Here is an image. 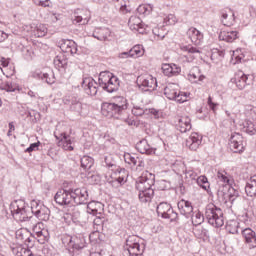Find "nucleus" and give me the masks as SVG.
<instances>
[{"label":"nucleus","instance_id":"obj_1","mask_svg":"<svg viewBox=\"0 0 256 256\" xmlns=\"http://www.w3.org/2000/svg\"><path fill=\"white\" fill-rule=\"evenodd\" d=\"M10 211L13 219L21 223L31 221L33 215H35L39 221H47L51 215L49 208L36 200L31 201V206L26 204L24 200H15L10 205Z\"/></svg>","mask_w":256,"mask_h":256},{"label":"nucleus","instance_id":"obj_2","mask_svg":"<svg viewBox=\"0 0 256 256\" xmlns=\"http://www.w3.org/2000/svg\"><path fill=\"white\" fill-rule=\"evenodd\" d=\"M153 185H155V174L149 171L143 172L137 179L135 187L139 193L138 198L141 203H151L155 195Z\"/></svg>","mask_w":256,"mask_h":256},{"label":"nucleus","instance_id":"obj_3","mask_svg":"<svg viewBox=\"0 0 256 256\" xmlns=\"http://www.w3.org/2000/svg\"><path fill=\"white\" fill-rule=\"evenodd\" d=\"M127 98L118 96L114 98L112 103H104L102 106V113L106 117H115L117 115H123L127 111Z\"/></svg>","mask_w":256,"mask_h":256},{"label":"nucleus","instance_id":"obj_4","mask_svg":"<svg viewBox=\"0 0 256 256\" xmlns=\"http://www.w3.org/2000/svg\"><path fill=\"white\" fill-rule=\"evenodd\" d=\"M205 219L212 225V227H223L225 225V219L223 218V210L217 207L215 204L210 203L205 209Z\"/></svg>","mask_w":256,"mask_h":256},{"label":"nucleus","instance_id":"obj_5","mask_svg":"<svg viewBox=\"0 0 256 256\" xmlns=\"http://www.w3.org/2000/svg\"><path fill=\"white\" fill-rule=\"evenodd\" d=\"M119 78L109 71L101 72L98 78V87H102L107 93L119 91Z\"/></svg>","mask_w":256,"mask_h":256},{"label":"nucleus","instance_id":"obj_6","mask_svg":"<svg viewBox=\"0 0 256 256\" xmlns=\"http://www.w3.org/2000/svg\"><path fill=\"white\" fill-rule=\"evenodd\" d=\"M143 251H145V246L139 244V238L137 236H129L126 239L124 255L139 256L143 255Z\"/></svg>","mask_w":256,"mask_h":256},{"label":"nucleus","instance_id":"obj_7","mask_svg":"<svg viewBox=\"0 0 256 256\" xmlns=\"http://www.w3.org/2000/svg\"><path fill=\"white\" fill-rule=\"evenodd\" d=\"M157 214L162 219H170L171 222L179 221V214L173 210L171 204L161 202L156 208Z\"/></svg>","mask_w":256,"mask_h":256},{"label":"nucleus","instance_id":"obj_8","mask_svg":"<svg viewBox=\"0 0 256 256\" xmlns=\"http://www.w3.org/2000/svg\"><path fill=\"white\" fill-rule=\"evenodd\" d=\"M217 177L222 183L228 185V201L232 204L235 203L237 197H239V190L231 187L233 185V179L229 178L226 172H218Z\"/></svg>","mask_w":256,"mask_h":256},{"label":"nucleus","instance_id":"obj_9","mask_svg":"<svg viewBox=\"0 0 256 256\" xmlns=\"http://www.w3.org/2000/svg\"><path fill=\"white\" fill-rule=\"evenodd\" d=\"M81 87L90 97H95L99 91V83L93 79L91 76H84L81 82Z\"/></svg>","mask_w":256,"mask_h":256},{"label":"nucleus","instance_id":"obj_10","mask_svg":"<svg viewBox=\"0 0 256 256\" xmlns=\"http://www.w3.org/2000/svg\"><path fill=\"white\" fill-rule=\"evenodd\" d=\"M72 201L75 205H87L89 203V192L87 188H71Z\"/></svg>","mask_w":256,"mask_h":256},{"label":"nucleus","instance_id":"obj_11","mask_svg":"<svg viewBox=\"0 0 256 256\" xmlns=\"http://www.w3.org/2000/svg\"><path fill=\"white\" fill-rule=\"evenodd\" d=\"M230 149L233 153H243L245 151V142L243 136L237 132L231 134Z\"/></svg>","mask_w":256,"mask_h":256},{"label":"nucleus","instance_id":"obj_12","mask_svg":"<svg viewBox=\"0 0 256 256\" xmlns=\"http://www.w3.org/2000/svg\"><path fill=\"white\" fill-rule=\"evenodd\" d=\"M55 202L58 205H71L73 203V194L70 189H60L54 196Z\"/></svg>","mask_w":256,"mask_h":256},{"label":"nucleus","instance_id":"obj_13","mask_svg":"<svg viewBox=\"0 0 256 256\" xmlns=\"http://www.w3.org/2000/svg\"><path fill=\"white\" fill-rule=\"evenodd\" d=\"M91 19V12L85 9H76L73 14V23H78L79 25H87Z\"/></svg>","mask_w":256,"mask_h":256},{"label":"nucleus","instance_id":"obj_14","mask_svg":"<svg viewBox=\"0 0 256 256\" xmlns=\"http://www.w3.org/2000/svg\"><path fill=\"white\" fill-rule=\"evenodd\" d=\"M137 84L139 87H142L144 91H150V89L157 87V79L151 75L139 76L137 78Z\"/></svg>","mask_w":256,"mask_h":256},{"label":"nucleus","instance_id":"obj_15","mask_svg":"<svg viewBox=\"0 0 256 256\" xmlns=\"http://www.w3.org/2000/svg\"><path fill=\"white\" fill-rule=\"evenodd\" d=\"M66 103L70 105V111L81 115V111H83V103H81V98L79 95L72 94L66 98Z\"/></svg>","mask_w":256,"mask_h":256},{"label":"nucleus","instance_id":"obj_16","mask_svg":"<svg viewBox=\"0 0 256 256\" xmlns=\"http://www.w3.org/2000/svg\"><path fill=\"white\" fill-rule=\"evenodd\" d=\"M124 161L128 165H134L136 171H143L145 169V160L139 156H133L129 153L124 154Z\"/></svg>","mask_w":256,"mask_h":256},{"label":"nucleus","instance_id":"obj_17","mask_svg":"<svg viewBox=\"0 0 256 256\" xmlns=\"http://www.w3.org/2000/svg\"><path fill=\"white\" fill-rule=\"evenodd\" d=\"M68 246L73 249V251H81V249H85V247L87 246L85 236H83L82 234H78L71 237Z\"/></svg>","mask_w":256,"mask_h":256},{"label":"nucleus","instance_id":"obj_18","mask_svg":"<svg viewBox=\"0 0 256 256\" xmlns=\"http://www.w3.org/2000/svg\"><path fill=\"white\" fill-rule=\"evenodd\" d=\"M202 142L203 136L199 135L197 132H193L186 140V147H189L191 151H197Z\"/></svg>","mask_w":256,"mask_h":256},{"label":"nucleus","instance_id":"obj_19","mask_svg":"<svg viewBox=\"0 0 256 256\" xmlns=\"http://www.w3.org/2000/svg\"><path fill=\"white\" fill-rule=\"evenodd\" d=\"M176 127L180 133H187V131H191L193 128V125L191 124V118L189 116H179L177 118Z\"/></svg>","mask_w":256,"mask_h":256},{"label":"nucleus","instance_id":"obj_20","mask_svg":"<svg viewBox=\"0 0 256 256\" xmlns=\"http://www.w3.org/2000/svg\"><path fill=\"white\" fill-rule=\"evenodd\" d=\"M242 237L245 240V243L249 246L250 249H255L256 247V233L251 228H246L241 230Z\"/></svg>","mask_w":256,"mask_h":256},{"label":"nucleus","instance_id":"obj_21","mask_svg":"<svg viewBox=\"0 0 256 256\" xmlns=\"http://www.w3.org/2000/svg\"><path fill=\"white\" fill-rule=\"evenodd\" d=\"M89 205H91V203L88 204L87 213H92V215H96V218L93 221L96 231H103V227L106 221L105 217H103L101 213H98L96 208L91 209Z\"/></svg>","mask_w":256,"mask_h":256},{"label":"nucleus","instance_id":"obj_22","mask_svg":"<svg viewBox=\"0 0 256 256\" xmlns=\"http://www.w3.org/2000/svg\"><path fill=\"white\" fill-rule=\"evenodd\" d=\"M187 36L194 45H201V43H203V34L195 27L188 29Z\"/></svg>","mask_w":256,"mask_h":256},{"label":"nucleus","instance_id":"obj_23","mask_svg":"<svg viewBox=\"0 0 256 256\" xmlns=\"http://www.w3.org/2000/svg\"><path fill=\"white\" fill-rule=\"evenodd\" d=\"M162 72L166 77H175L181 73V67L177 66V64H163Z\"/></svg>","mask_w":256,"mask_h":256},{"label":"nucleus","instance_id":"obj_24","mask_svg":"<svg viewBox=\"0 0 256 256\" xmlns=\"http://www.w3.org/2000/svg\"><path fill=\"white\" fill-rule=\"evenodd\" d=\"M238 38L239 32L236 30H223L219 34L220 41H226V43H233V41Z\"/></svg>","mask_w":256,"mask_h":256},{"label":"nucleus","instance_id":"obj_25","mask_svg":"<svg viewBox=\"0 0 256 256\" xmlns=\"http://www.w3.org/2000/svg\"><path fill=\"white\" fill-rule=\"evenodd\" d=\"M136 149L141 153L142 155H153L155 153V149L149 145V142H147L146 139L140 140L136 144Z\"/></svg>","mask_w":256,"mask_h":256},{"label":"nucleus","instance_id":"obj_26","mask_svg":"<svg viewBox=\"0 0 256 256\" xmlns=\"http://www.w3.org/2000/svg\"><path fill=\"white\" fill-rule=\"evenodd\" d=\"M177 207L180 213L184 215V217L188 218L189 215L193 213V205L191 204L190 201L182 199L178 202Z\"/></svg>","mask_w":256,"mask_h":256},{"label":"nucleus","instance_id":"obj_27","mask_svg":"<svg viewBox=\"0 0 256 256\" xmlns=\"http://www.w3.org/2000/svg\"><path fill=\"white\" fill-rule=\"evenodd\" d=\"M221 23L226 27H231L235 23V13L231 10L228 12L225 10L221 11Z\"/></svg>","mask_w":256,"mask_h":256},{"label":"nucleus","instance_id":"obj_28","mask_svg":"<svg viewBox=\"0 0 256 256\" xmlns=\"http://www.w3.org/2000/svg\"><path fill=\"white\" fill-rule=\"evenodd\" d=\"M245 192L248 197H256V175L250 177L245 186Z\"/></svg>","mask_w":256,"mask_h":256},{"label":"nucleus","instance_id":"obj_29","mask_svg":"<svg viewBox=\"0 0 256 256\" xmlns=\"http://www.w3.org/2000/svg\"><path fill=\"white\" fill-rule=\"evenodd\" d=\"M177 85L176 84H168L164 88V95L169 99L170 101H175V98L177 97Z\"/></svg>","mask_w":256,"mask_h":256},{"label":"nucleus","instance_id":"obj_30","mask_svg":"<svg viewBox=\"0 0 256 256\" xmlns=\"http://www.w3.org/2000/svg\"><path fill=\"white\" fill-rule=\"evenodd\" d=\"M110 35L111 31L108 28H100L92 34V37H94V39H97L98 41H107Z\"/></svg>","mask_w":256,"mask_h":256},{"label":"nucleus","instance_id":"obj_31","mask_svg":"<svg viewBox=\"0 0 256 256\" xmlns=\"http://www.w3.org/2000/svg\"><path fill=\"white\" fill-rule=\"evenodd\" d=\"M172 169L175 171V173H186V175H189V177L193 176V171H187V168L185 167V163L183 161H176L172 164Z\"/></svg>","mask_w":256,"mask_h":256},{"label":"nucleus","instance_id":"obj_32","mask_svg":"<svg viewBox=\"0 0 256 256\" xmlns=\"http://www.w3.org/2000/svg\"><path fill=\"white\" fill-rule=\"evenodd\" d=\"M130 29H135V31H141L145 24H142L141 18L137 16H131L128 21Z\"/></svg>","mask_w":256,"mask_h":256},{"label":"nucleus","instance_id":"obj_33","mask_svg":"<svg viewBox=\"0 0 256 256\" xmlns=\"http://www.w3.org/2000/svg\"><path fill=\"white\" fill-rule=\"evenodd\" d=\"M32 77L34 79H41L42 81H45V83H48V85H53V83H55L54 78L49 77L48 73H42L41 71L33 72Z\"/></svg>","mask_w":256,"mask_h":256},{"label":"nucleus","instance_id":"obj_34","mask_svg":"<svg viewBox=\"0 0 256 256\" xmlns=\"http://www.w3.org/2000/svg\"><path fill=\"white\" fill-rule=\"evenodd\" d=\"M128 1L126 0H117L116 1V7L119 10V13H122V15H127V13H131V6H128Z\"/></svg>","mask_w":256,"mask_h":256},{"label":"nucleus","instance_id":"obj_35","mask_svg":"<svg viewBox=\"0 0 256 256\" xmlns=\"http://www.w3.org/2000/svg\"><path fill=\"white\" fill-rule=\"evenodd\" d=\"M12 253L15 256H30L32 252L28 248H25L21 245H16L12 247Z\"/></svg>","mask_w":256,"mask_h":256},{"label":"nucleus","instance_id":"obj_36","mask_svg":"<svg viewBox=\"0 0 256 256\" xmlns=\"http://www.w3.org/2000/svg\"><path fill=\"white\" fill-rule=\"evenodd\" d=\"M0 89L2 91H7L8 93H13V91H16L17 89V84L13 83L11 80H6L0 83Z\"/></svg>","mask_w":256,"mask_h":256},{"label":"nucleus","instance_id":"obj_37","mask_svg":"<svg viewBox=\"0 0 256 256\" xmlns=\"http://www.w3.org/2000/svg\"><path fill=\"white\" fill-rule=\"evenodd\" d=\"M95 160L90 156H83L81 158V167L84 171H89L93 167Z\"/></svg>","mask_w":256,"mask_h":256},{"label":"nucleus","instance_id":"obj_38","mask_svg":"<svg viewBox=\"0 0 256 256\" xmlns=\"http://www.w3.org/2000/svg\"><path fill=\"white\" fill-rule=\"evenodd\" d=\"M226 230L232 235L239 233V222L237 220H230L227 222Z\"/></svg>","mask_w":256,"mask_h":256},{"label":"nucleus","instance_id":"obj_39","mask_svg":"<svg viewBox=\"0 0 256 256\" xmlns=\"http://www.w3.org/2000/svg\"><path fill=\"white\" fill-rule=\"evenodd\" d=\"M59 145H62L65 151H73V146H71V139H69L67 134H61Z\"/></svg>","mask_w":256,"mask_h":256},{"label":"nucleus","instance_id":"obj_40","mask_svg":"<svg viewBox=\"0 0 256 256\" xmlns=\"http://www.w3.org/2000/svg\"><path fill=\"white\" fill-rule=\"evenodd\" d=\"M36 37H45L47 35V26L45 24H36L33 29Z\"/></svg>","mask_w":256,"mask_h":256},{"label":"nucleus","instance_id":"obj_41","mask_svg":"<svg viewBox=\"0 0 256 256\" xmlns=\"http://www.w3.org/2000/svg\"><path fill=\"white\" fill-rule=\"evenodd\" d=\"M248 79L249 77L245 74H242L241 76L237 75L235 77L236 87L240 90H243L244 87H247Z\"/></svg>","mask_w":256,"mask_h":256},{"label":"nucleus","instance_id":"obj_42","mask_svg":"<svg viewBox=\"0 0 256 256\" xmlns=\"http://www.w3.org/2000/svg\"><path fill=\"white\" fill-rule=\"evenodd\" d=\"M54 65L58 69L65 68V66L67 65V58H65V55H63V54L57 55L54 58Z\"/></svg>","mask_w":256,"mask_h":256},{"label":"nucleus","instance_id":"obj_43","mask_svg":"<svg viewBox=\"0 0 256 256\" xmlns=\"http://www.w3.org/2000/svg\"><path fill=\"white\" fill-rule=\"evenodd\" d=\"M243 132L247 133L248 135H255L256 129H255V124L251 122L250 120H246L243 124Z\"/></svg>","mask_w":256,"mask_h":256},{"label":"nucleus","instance_id":"obj_44","mask_svg":"<svg viewBox=\"0 0 256 256\" xmlns=\"http://www.w3.org/2000/svg\"><path fill=\"white\" fill-rule=\"evenodd\" d=\"M132 113L136 117H143V115H149V108L141 107V106H134L132 108Z\"/></svg>","mask_w":256,"mask_h":256},{"label":"nucleus","instance_id":"obj_45","mask_svg":"<svg viewBox=\"0 0 256 256\" xmlns=\"http://www.w3.org/2000/svg\"><path fill=\"white\" fill-rule=\"evenodd\" d=\"M137 11L139 13V15H151L152 11H153V6L151 5H147V4H142L140 6H138Z\"/></svg>","mask_w":256,"mask_h":256},{"label":"nucleus","instance_id":"obj_46","mask_svg":"<svg viewBox=\"0 0 256 256\" xmlns=\"http://www.w3.org/2000/svg\"><path fill=\"white\" fill-rule=\"evenodd\" d=\"M36 237L38 238V243L44 245L49 241V230L44 228Z\"/></svg>","mask_w":256,"mask_h":256},{"label":"nucleus","instance_id":"obj_47","mask_svg":"<svg viewBox=\"0 0 256 256\" xmlns=\"http://www.w3.org/2000/svg\"><path fill=\"white\" fill-rule=\"evenodd\" d=\"M197 185L204 189V191H208L209 189V180L205 176H200L196 180Z\"/></svg>","mask_w":256,"mask_h":256},{"label":"nucleus","instance_id":"obj_48","mask_svg":"<svg viewBox=\"0 0 256 256\" xmlns=\"http://www.w3.org/2000/svg\"><path fill=\"white\" fill-rule=\"evenodd\" d=\"M143 53L144 50L142 45H136L130 50L131 57H141Z\"/></svg>","mask_w":256,"mask_h":256},{"label":"nucleus","instance_id":"obj_49","mask_svg":"<svg viewBox=\"0 0 256 256\" xmlns=\"http://www.w3.org/2000/svg\"><path fill=\"white\" fill-rule=\"evenodd\" d=\"M22 53H23V56H24V59H26L27 61H31V59H33V48L31 47H24L22 49Z\"/></svg>","mask_w":256,"mask_h":256},{"label":"nucleus","instance_id":"obj_50","mask_svg":"<svg viewBox=\"0 0 256 256\" xmlns=\"http://www.w3.org/2000/svg\"><path fill=\"white\" fill-rule=\"evenodd\" d=\"M199 75H200L199 68H194L189 73V80L192 83H197V79H199Z\"/></svg>","mask_w":256,"mask_h":256},{"label":"nucleus","instance_id":"obj_51","mask_svg":"<svg viewBox=\"0 0 256 256\" xmlns=\"http://www.w3.org/2000/svg\"><path fill=\"white\" fill-rule=\"evenodd\" d=\"M183 51H187V53H190V55H199L201 54V50L197 47H193L191 45L184 46Z\"/></svg>","mask_w":256,"mask_h":256},{"label":"nucleus","instance_id":"obj_52","mask_svg":"<svg viewBox=\"0 0 256 256\" xmlns=\"http://www.w3.org/2000/svg\"><path fill=\"white\" fill-rule=\"evenodd\" d=\"M187 97V92L178 91L176 94V98H174V101H176L177 103H185V101H187Z\"/></svg>","mask_w":256,"mask_h":256},{"label":"nucleus","instance_id":"obj_53","mask_svg":"<svg viewBox=\"0 0 256 256\" xmlns=\"http://www.w3.org/2000/svg\"><path fill=\"white\" fill-rule=\"evenodd\" d=\"M71 43H73V40H66V41H64L61 44L60 49H62V51L64 53H69V51L71 49Z\"/></svg>","mask_w":256,"mask_h":256},{"label":"nucleus","instance_id":"obj_54","mask_svg":"<svg viewBox=\"0 0 256 256\" xmlns=\"http://www.w3.org/2000/svg\"><path fill=\"white\" fill-rule=\"evenodd\" d=\"M41 145V142H36L30 144V146L25 150L26 153H33V151H37L39 149V146Z\"/></svg>","mask_w":256,"mask_h":256},{"label":"nucleus","instance_id":"obj_55","mask_svg":"<svg viewBox=\"0 0 256 256\" xmlns=\"http://www.w3.org/2000/svg\"><path fill=\"white\" fill-rule=\"evenodd\" d=\"M208 106L210 107L211 111L215 113L217 111V107H219L218 103L213 102V98L211 96L208 97Z\"/></svg>","mask_w":256,"mask_h":256},{"label":"nucleus","instance_id":"obj_56","mask_svg":"<svg viewBox=\"0 0 256 256\" xmlns=\"http://www.w3.org/2000/svg\"><path fill=\"white\" fill-rule=\"evenodd\" d=\"M153 35L159 37L160 39H165V33H163L162 29L154 28L152 29Z\"/></svg>","mask_w":256,"mask_h":256},{"label":"nucleus","instance_id":"obj_57","mask_svg":"<svg viewBox=\"0 0 256 256\" xmlns=\"http://www.w3.org/2000/svg\"><path fill=\"white\" fill-rule=\"evenodd\" d=\"M44 229L45 228H43V223L39 222L33 227V233H35V235L37 236Z\"/></svg>","mask_w":256,"mask_h":256},{"label":"nucleus","instance_id":"obj_58","mask_svg":"<svg viewBox=\"0 0 256 256\" xmlns=\"http://www.w3.org/2000/svg\"><path fill=\"white\" fill-rule=\"evenodd\" d=\"M79 51V49L77 48V43H75V41H73L71 43V47L68 53H71V55H77V52Z\"/></svg>","mask_w":256,"mask_h":256},{"label":"nucleus","instance_id":"obj_59","mask_svg":"<svg viewBox=\"0 0 256 256\" xmlns=\"http://www.w3.org/2000/svg\"><path fill=\"white\" fill-rule=\"evenodd\" d=\"M215 55H218L220 59H223V57H225V50L215 49L212 53V57H215Z\"/></svg>","mask_w":256,"mask_h":256},{"label":"nucleus","instance_id":"obj_60","mask_svg":"<svg viewBox=\"0 0 256 256\" xmlns=\"http://www.w3.org/2000/svg\"><path fill=\"white\" fill-rule=\"evenodd\" d=\"M35 5H40L41 7H49V0H34Z\"/></svg>","mask_w":256,"mask_h":256},{"label":"nucleus","instance_id":"obj_61","mask_svg":"<svg viewBox=\"0 0 256 256\" xmlns=\"http://www.w3.org/2000/svg\"><path fill=\"white\" fill-rule=\"evenodd\" d=\"M195 219H197V220H196L197 225H201V223H203L205 217H204L203 214H201L200 212H197V213L195 214Z\"/></svg>","mask_w":256,"mask_h":256},{"label":"nucleus","instance_id":"obj_62","mask_svg":"<svg viewBox=\"0 0 256 256\" xmlns=\"http://www.w3.org/2000/svg\"><path fill=\"white\" fill-rule=\"evenodd\" d=\"M114 185H124L125 184V177L119 176L114 181H112Z\"/></svg>","mask_w":256,"mask_h":256},{"label":"nucleus","instance_id":"obj_63","mask_svg":"<svg viewBox=\"0 0 256 256\" xmlns=\"http://www.w3.org/2000/svg\"><path fill=\"white\" fill-rule=\"evenodd\" d=\"M149 115H153L155 119H159L160 114L158 112V110H156L155 108H149Z\"/></svg>","mask_w":256,"mask_h":256},{"label":"nucleus","instance_id":"obj_64","mask_svg":"<svg viewBox=\"0 0 256 256\" xmlns=\"http://www.w3.org/2000/svg\"><path fill=\"white\" fill-rule=\"evenodd\" d=\"M249 117L252 119V121H256V109L253 108L249 111Z\"/></svg>","mask_w":256,"mask_h":256}]
</instances>
